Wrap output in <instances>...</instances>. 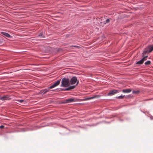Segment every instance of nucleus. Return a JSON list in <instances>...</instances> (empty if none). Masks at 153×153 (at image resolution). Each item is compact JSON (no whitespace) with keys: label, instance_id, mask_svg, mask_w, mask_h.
Returning a JSON list of instances; mask_svg holds the SVG:
<instances>
[{"label":"nucleus","instance_id":"obj_2","mask_svg":"<svg viewBox=\"0 0 153 153\" xmlns=\"http://www.w3.org/2000/svg\"><path fill=\"white\" fill-rule=\"evenodd\" d=\"M77 81L76 85H77L79 83V81H77V77L76 76L73 77L70 80L71 83V85H74L76 83Z\"/></svg>","mask_w":153,"mask_h":153},{"label":"nucleus","instance_id":"obj_16","mask_svg":"<svg viewBox=\"0 0 153 153\" xmlns=\"http://www.w3.org/2000/svg\"><path fill=\"white\" fill-rule=\"evenodd\" d=\"M151 61L149 60L147 61L146 62H145V65H149L151 64Z\"/></svg>","mask_w":153,"mask_h":153},{"label":"nucleus","instance_id":"obj_7","mask_svg":"<svg viewBox=\"0 0 153 153\" xmlns=\"http://www.w3.org/2000/svg\"><path fill=\"white\" fill-rule=\"evenodd\" d=\"M9 97L8 96H5L0 97V100H4L10 99Z\"/></svg>","mask_w":153,"mask_h":153},{"label":"nucleus","instance_id":"obj_20","mask_svg":"<svg viewBox=\"0 0 153 153\" xmlns=\"http://www.w3.org/2000/svg\"><path fill=\"white\" fill-rule=\"evenodd\" d=\"M42 33H40L39 34V36H41L42 37V38H44L45 36H42Z\"/></svg>","mask_w":153,"mask_h":153},{"label":"nucleus","instance_id":"obj_14","mask_svg":"<svg viewBox=\"0 0 153 153\" xmlns=\"http://www.w3.org/2000/svg\"><path fill=\"white\" fill-rule=\"evenodd\" d=\"M36 126L34 127V128L33 129V130L37 129L38 128H40L42 127H44L45 126Z\"/></svg>","mask_w":153,"mask_h":153},{"label":"nucleus","instance_id":"obj_13","mask_svg":"<svg viewBox=\"0 0 153 153\" xmlns=\"http://www.w3.org/2000/svg\"><path fill=\"white\" fill-rule=\"evenodd\" d=\"M96 98V97L95 96L92 97H87L85 99H83L84 100H88L91 99H94Z\"/></svg>","mask_w":153,"mask_h":153},{"label":"nucleus","instance_id":"obj_4","mask_svg":"<svg viewBox=\"0 0 153 153\" xmlns=\"http://www.w3.org/2000/svg\"><path fill=\"white\" fill-rule=\"evenodd\" d=\"M118 92L119 91H118L116 90H111L109 91V93L108 94V95H113Z\"/></svg>","mask_w":153,"mask_h":153},{"label":"nucleus","instance_id":"obj_9","mask_svg":"<svg viewBox=\"0 0 153 153\" xmlns=\"http://www.w3.org/2000/svg\"><path fill=\"white\" fill-rule=\"evenodd\" d=\"M1 33L3 35H4L5 36L8 38H10L11 36L10 35L7 33L6 32H1Z\"/></svg>","mask_w":153,"mask_h":153},{"label":"nucleus","instance_id":"obj_17","mask_svg":"<svg viewBox=\"0 0 153 153\" xmlns=\"http://www.w3.org/2000/svg\"><path fill=\"white\" fill-rule=\"evenodd\" d=\"M143 57L141 59H143V61L144 62L146 60V58L148 57V56H143Z\"/></svg>","mask_w":153,"mask_h":153},{"label":"nucleus","instance_id":"obj_18","mask_svg":"<svg viewBox=\"0 0 153 153\" xmlns=\"http://www.w3.org/2000/svg\"><path fill=\"white\" fill-rule=\"evenodd\" d=\"M140 92L139 91L137 90L136 91H132V93L133 94H137L138 93Z\"/></svg>","mask_w":153,"mask_h":153},{"label":"nucleus","instance_id":"obj_6","mask_svg":"<svg viewBox=\"0 0 153 153\" xmlns=\"http://www.w3.org/2000/svg\"><path fill=\"white\" fill-rule=\"evenodd\" d=\"M51 88H49V87L47 88H45L42 90L41 91V93L44 94L48 92Z\"/></svg>","mask_w":153,"mask_h":153},{"label":"nucleus","instance_id":"obj_3","mask_svg":"<svg viewBox=\"0 0 153 153\" xmlns=\"http://www.w3.org/2000/svg\"><path fill=\"white\" fill-rule=\"evenodd\" d=\"M60 79L58 80L57 81L55 82L52 85L49 87L50 88L52 89L58 86L60 83Z\"/></svg>","mask_w":153,"mask_h":153},{"label":"nucleus","instance_id":"obj_21","mask_svg":"<svg viewBox=\"0 0 153 153\" xmlns=\"http://www.w3.org/2000/svg\"><path fill=\"white\" fill-rule=\"evenodd\" d=\"M110 22V19H107L105 21V22L104 23V24H105L107 23H109Z\"/></svg>","mask_w":153,"mask_h":153},{"label":"nucleus","instance_id":"obj_8","mask_svg":"<svg viewBox=\"0 0 153 153\" xmlns=\"http://www.w3.org/2000/svg\"><path fill=\"white\" fill-rule=\"evenodd\" d=\"M147 48L148 53L151 52L153 50V45L148 46Z\"/></svg>","mask_w":153,"mask_h":153},{"label":"nucleus","instance_id":"obj_19","mask_svg":"<svg viewBox=\"0 0 153 153\" xmlns=\"http://www.w3.org/2000/svg\"><path fill=\"white\" fill-rule=\"evenodd\" d=\"M124 96L121 95V96H119L118 97H117V98L118 99H123L124 98Z\"/></svg>","mask_w":153,"mask_h":153},{"label":"nucleus","instance_id":"obj_11","mask_svg":"<svg viewBox=\"0 0 153 153\" xmlns=\"http://www.w3.org/2000/svg\"><path fill=\"white\" fill-rule=\"evenodd\" d=\"M75 87V86H69V87L68 88H65L64 90H63V91H68V90H70V89H74Z\"/></svg>","mask_w":153,"mask_h":153},{"label":"nucleus","instance_id":"obj_22","mask_svg":"<svg viewBox=\"0 0 153 153\" xmlns=\"http://www.w3.org/2000/svg\"><path fill=\"white\" fill-rule=\"evenodd\" d=\"M19 102L22 103L23 102L24 100H19L18 101Z\"/></svg>","mask_w":153,"mask_h":153},{"label":"nucleus","instance_id":"obj_12","mask_svg":"<svg viewBox=\"0 0 153 153\" xmlns=\"http://www.w3.org/2000/svg\"><path fill=\"white\" fill-rule=\"evenodd\" d=\"M143 59H141L140 60L137 62L135 64L136 65H141L143 63Z\"/></svg>","mask_w":153,"mask_h":153},{"label":"nucleus","instance_id":"obj_10","mask_svg":"<svg viewBox=\"0 0 153 153\" xmlns=\"http://www.w3.org/2000/svg\"><path fill=\"white\" fill-rule=\"evenodd\" d=\"M131 90L129 89H126L122 90V92L124 93H129L131 92Z\"/></svg>","mask_w":153,"mask_h":153},{"label":"nucleus","instance_id":"obj_23","mask_svg":"<svg viewBox=\"0 0 153 153\" xmlns=\"http://www.w3.org/2000/svg\"><path fill=\"white\" fill-rule=\"evenodd\" d=\"M4 127V126H2V125H1V126H0V128H3Z\"/></svg>","mask_w":153,"mask_h":153},{"label":"nucleus","instance_id":"obj_15","mask_svg":"<svg viewBox=\"0 0 153 153\" xmlns=\"http://www.w3.org/2000/svg\"><path fill=\"white\" fill-rule=\"evenodd\" d=\"M148 53V51H144L143 53H142V56H145L146 54L147 53Z\"/></svg>","mask_w":153,"mask_h":153},{"label":"nucleus","instance_id":"obj_24","mask_svg":"<svg viewBox=\"0 0 153 153\" xmlns=\"http://www.w3.org/2000/svg\"><path fill=\"white\" fill-rule=\"evenodd\" d=\"M74 47H76V48L78 47V46H74Z\"/></svg>","mask_w":153,"mask_h":153},{"label":"nucleus","instance_id":"obj_5","mask_svg":"<svg viewBox=\"0 0 153 153\" xmlns=\"http://www.w3.org/2000/svg\"><path fill=\"white\" fill-rule=\"evenodd\" d=\"M74 99L73 98H70L67 100H65L64 102V103H70L71 102H74Z\"/></svg>","mask_w":153,"mask_h":153},{"label":"nucleus","instance_id":"obj_1","mask_svg":"<svg viewBox=\"0 0 153 153\" xmlns=\"http://www.w3.org/2000/svg\"><path fill=\"white\" fill-rule=\"evenodd\" d=\"M70 84V80L68 78H63L61 81V84L60 86L66 87L69 85Z\"/></svg>","mask_w":153,"mask_h":153}]
</instances>
